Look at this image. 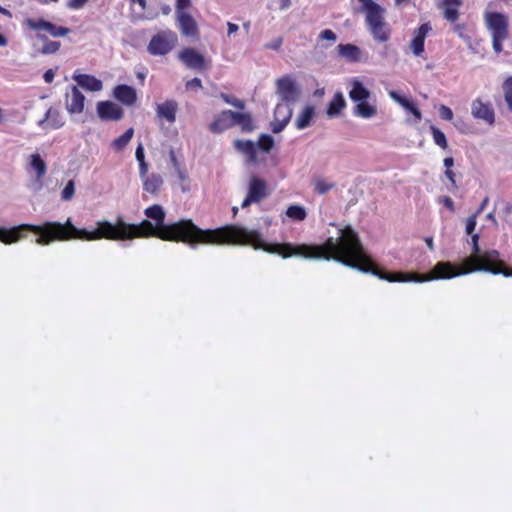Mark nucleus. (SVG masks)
<instances>
[{"label": "nucleus", "instance_id": "nucleus-55", "mask_svg": "<svg viewBox=\"0 0 512 512\" xmlns=\"http://www.w3.org/2000/svg\"><path fill=\"white\" fill-rule=\"evenodd\" d=\"M191 4L190 0H177L176 3V14H179V11H184Z\"/></svg>", "mask_w": 512, "mask_h": 512}, {"label": "nucleus", "instance_id": "nucleus-6", "mask_svg": "<svg viewBox=\"0 0 512 512\" xmlns=\"http://www.w3.org/2000/svg\"><path fill=\"white\" fill-rule=\"evenodd\" d=\"M276 94L280 103L292 106L301 97V88L290 75L276 80Z\"/></svg>", "mask_w": 512, "mask_h": 512}, {"label": "nucleus", "instance_id": "nucleus-59", "mask_svg": "<svg viewBox=\"0 0 512 512\" xmlns=\"http://www.w3.org/2000/svg\"><path fill=\"white\" fill-rule=\"evenodd\" d=\"M445 176L451 182L452 187L457 188V184H456V180H455V173L451 169H446Z\"/></svg>", "mask_w": 512, "mask_h": 512}, {"label": "nucleus", "instance_id": "nucleus-17", "mask_svg": "<svg viewBox=\"0 0 512 512\" xmlns=\"http://www.w3.org/2000/svg\"><path fill=\"white\" fill-rule=\"evenodd\" d=\"M114 97L124 105L131 106L137 100L136 90L128 85L121 84L114 88Z\"/></svg>", "mask_w": 512, "mask_h": 512}, {"label": "nucleus", "instance_id": "nucleus-2", "mask_svg": "<svg viewBox=\"0 0 512 512\" xmlns=\"http://www.w3.org/2000/svg\"><path fill=\"white\" fill-rule=\"evenodd\" d=\"M126 230V239L154 236L164 241L184 242L192 247L197 244L216 245H251L255 249H262L268 253L279 254L284 258L301 256L307 259L319 258L320 248L311 245H292L290 243L270 244L262 240L261 234L256 230H248L236 225H226L217 229L203 230L196 226L192 220H180L178 222L163 225L160 228L149 220H143L140 224H128L122 226Z\"/></svg>", "mask_w": 512, "mask_h": 512}, {"label": "nucleus", "instance_id": "nucleus-53", "mask_svg": "<svg viewBox=\"0 0 512 512\" xmlns=\"http://www.w3.org/2000/svg\"><path fill=\"white\" fill-rule=\"evenodd\" d=\"M282 43H283V39L281 37H277V38L273 39L271 42L267 43L265 45V47L267 49L279 50Z\"/></svg>", "mask_w": 512, "mask_h": 512}, {"label": "nucleus", "instance_id": "nucleus-61", "mask_svg": "<svg viewBox=\"0 0 512 512\" xmlns=\"http://www.w3.org/2000/svg\"><path fill=\"white\" fill-rule=\"evenodd\" d=\"M35 32H36L35 38L38 41H41L43 44H45V43L50 41L48 39L47 35L43 31H35Z\"/></svg>", "mask_w": 512, "mask_h": 512}, {"label": "nucleus", "instance_id": "nucleus-37", "mask_svg": "<svg viewBox=\"0 0 512 512\" xmlns=\"http://www.w3.org/2000/svg\"><path fill=\"white\" fill-rule=\"evenodd\" d=\"M430 130H431L435 144L438 145L442 149H447L448 142H447L445 134L439 128H437L436 126H433V125L430 127Z\"/></svg>", "mask_w": 512, "mask_h": 512}, {"label": "nucleus", "instance_id": "nucleus-35", "mask_svg": "<svg viewBox=\"0 0 512 512\" xmlns=\"http://www.w3.org/2000/svg\"><path fill=\"white\" fill-rule=\"evenodd\" d=\"M312 184L314 186V191L319 195H324L335 187V183L328 182L321 177L314 178Z\"/></svg>", "mask_w": 512, "mask_h": 512}, {"label": "nucleus", "instance_id": "nucleus-40", "mask_svg": "<svg viewBox=\"0 0 512 512\" xmlns=\"http://www.w3.org/2000/svg\"><path fill=\"white\" fill-rule=\"evenodd\" d=\"M503 90L505 94V101L510 110H512V77L505 80L503 84Z\"/></svg>", "mask_w": 512, "mask_h": 512}, {"label": "nucleus", "instance_id": "nucleus-9", "mask_svg": "<svg viewBox=\"0 0 512 512\" xmlns=\"http://www.w3.org/2000/svg\"><path fill=\"white\" fill-rule=\"evenodd\" d=\"M360 7L357 9L360 13H365L368 29L384 20L385 10L379 4L372 0H357Z\"/></svg>", "mask_w": 512, "mask_h": 512}, {"label": "nucleus", "instance_id": "nucleus-28", "mask_svg": "<svg viewBox=\"0 0 512 512\" xmlns=\"http://www.w3.org/2000/svg\"><path fill=\"white\" fill-rule=\"evenodd\" d=\"M345 107L346 101L343 94L341 92H337L328 104L326 113L330 118L337 117Z\"/></svg>", "mask_w": 512, "mask_h": 512}, {"label": "nucleus", "instance_id": "nucleus-57", "mask_svg": "<svg viewBox=\"0 0 512 512\" xmlns=\"http://www.w3.org/2000/svg\"><path fill=\"white\" fill-rule=\"evenodd\" d=\"M135 156L138 162L145 161L144 148L141 143L136 148Z\"/></svg>", "mask_w": 512, "mask_h": 512}, {"label": "nucleus", "instance_id": "nucleus-63", "mask_svg": "<svg viewBox=\"0 0 512 512\" xmlns=\"http://www.w3.org/2000/svg\"><path fill=\"white\" fill-rule=\"evenodd\" d=\"M227 26H228V35H231V34L237 32L238 29H239L237 24H234V23H231V22H228Z\"/></svg>", "mask_w": 512, "mask_h": 512}, {"label": "nucleus", "instance_id": "nucleus-26", "mask_svg": "<svg viewBox=\"0 0 512 512\" xmlns=\"http://www.w3.org/2000/svg\"><path fill=\"white\" fill-rule=\"evenodd\" d=\"M353 114L364 119H369L377 114V106L369 100L359 101L355 103Z\"/></svg>", "mask_w": 512, "mask_h": 512}, {"label": "nucleus", "instance_id": "nucleus-5", "mask_svg": "<svg viewBox=\"0 0 512 512\" xmlns=\"http://www.w3.org/2000/svg\"><path fill=\"white\" fill-rule=\"evenodd\" d=\"M178 41L177 34L171 30H161L155 34L148 46L147 51L154 56H163L168 54Z\"/></svg>", "mask_w": 512, "mask_h": 512}, {"label": "nucleus", "instance_id": "nucleus-30", "mask_svg": "<svg viewBox=\"0 0 512 512\" xmlns=\"http://www.w3.org/2000/svg\"><path fill=\"white\" fill-rule=\"evenodd\" d=\"M338 52L340 56L352 62L359 61L361 55L360 48L353 44H339Z\"/></svg>", "mask_w": 512, "mask_h": 512}, {"label": "nucleus", "instance_id": "nucleus-7", "mask_svg": "<svg viewBox=\"0 0 512 512\" xmlns=\"http://www.w3.org/2000/svg\"><path fill=\"white\" fill-rule=\"evenodd\" d=\"M24 24L33 31H43L52 37H63L70 33V29L63 26H57L52 22L40 19L27 18Z\"/></svg>", "mask_w": 512, "mask_h": 512}, {"label": "nucleus", "instance_id": "nucleus-60", "mask_svg": "<svg viewBox=\"0 0 512 512\" xmlns=\"http://www.w3.org/2000/svg\"><path fill=\"white\" fill-rule=\"evenodd\" d=\"M54 77L55 72L53 69H48L43 75V79L46 83H51L54 80Z\"/></svg>", "mask_w": 512, "mask_h": 512}, {"label": "nucleus", "instance_id": "nucleus-58", "mask_svg": "<svg viewBox=\"0 0 512 512\" xmlns=\"http://www.w3.org/2000/svg\"><path fill=\"white\" fill-rule=\"evenodd\" d=\"M139 172L141 178H145L146 176H148V164L146 161L139 162Z\"/></svg>", "mask_w": 512, "mask_h": 512}, {"label": "nucleus", "instance_id": "nucleus-12", "mask_svg": "<svg viewBox=\"0 0 512 512\" xmlns=\"http://www.w3.org/2000/svg\"><path fill=\"white\" fill-rule=\"evenodd\" d=\"M471 114L477 120H482L489 125L495 123V112L489 102H483L480 98L472 101Z\"/></svg>", "mask_w": 512, "mask_h": 512}, {"label": "nucleus", "instance_id": "nucleus-23", "mask_svg": "<svg viewBox=\"0 0 512 512\" xmlns=\"http://www.w3.org/2000/svg\"><path fill=\"white\" fill-rule=\"evenodd\" d=\"M351 90L349 91L350 99L356 103L363 100H370L371 92L358 79H352L350 82Z\"/></svg>", "mask_w": 512, "mask_h": 512}, {"label": "nucleus", "instance_id": "nucleus-64", "mask_svg": "<svg viewBox=\"0 0 512 512\" xmlns=\"http://www.w3.org/2000/svg\"><path fill=\"white\" fill-rule=\"evenodd\" d=\"M443 164L447 169H450L454 165L453 157H446L443 161Z\"/></svg>", "mask_w": 512, "mask_h": 512}, {"label": "nucleus", "instance_id": "nucleus-41", "mask_svg": "<svg viewBox=\"0 0 512 512\" xmlns=\"http://www.w3.org/2000/svg\"><path fill=\"white\" fill-rule=\"evenodd\" d=\"M75 193V185L73 180H69L61 193V199L63 201H69L73 198Z\"/></svg>", "mask_w": 512, "mask_h": 512}, {"label": "nucleus", "instance_id": "nucleus-19", "mask_svg": "<svg viewBox=\"0 0 512 512\" xmlns=\"http://www.w3.org/2000/svg\"><path fill=\"white\" fill-rule=\"evenodd\" d=\"M236 116L234 111L225 110L223 111L211 124L210 130L214 133H220L224 130L234 126L233 117Z\"/></svg>", "mask_w": 512, "mask_h": 512}, {"label": "nucleus", "instance_id": "nucleus-50", "mask_svg": "<svg viewBox=\"0 0 512 512\" xmlns=\"http://www.w3.org/2000/svg\"><path fill=\"white\" fill-rule=\"evenodd\" d=\"M476 215H471L467 221H466V233L468 235H474L473 234V231L475 230V227H476Z\"/></svg>", "mask_w": 512, "mask_h": 512}, {"label": "nucleus", "instance_id": "nucleus-11", "mask_svg": "<svg viewBox=\"0 0 512 512\" xmlns=\"http://www.w3.org/2000/svg\"><path fill=\"white\" fill-rule=\"evenodd\" d=\"M293 115V108L290 105L278 102L274 110V119L271 122V130L277 134L289 123Z\"/></svg>", "mask_w": 512, "mask_h": 512}, {"label": "nucleus", "instance_id": "nucleus-51", "mask_svg": "<svg viewBox=\"0 0 512 512\" xmlns=\"http://www.w3.org/2000/svg\"><path fill=\"white\" fill-rule=\"evenodd\" d=\"M439 113H440L441 118L444 119V120L450 121L453 118L452 110L449 107L445 106V105H441L440 106Z\"/></svg>", "mask_w": 512, "mask_h": 512}, {"label": "nucleus", "instance_id": "nucleus-42", "mask_svg": "<svg viewBox=\"0 0 512 512\" xmlns=\"http://www.w3.org/2000/svg\"><path fill=\"white\" fill-rule=\"evenodd\" d=\"M227 104H230L232 106H234L235 108H238L240 110H243L245 108V103L244 101L240 100V99H237L231 95H228V94H225V93H221V96H220Z\"/></svg>", "mask_w": 512, "mask_h": 512}, {"label": "nucleus", "instance_id": "nucleus-24", "mask_svg": "<svg viewBox=\"0 0 512 512\" xmlns=\"http://www.w3.org/2000/svg\"><path fill=\"white\" fill-rule=\"evenodd\" d=\"M38 125L42 128L50 127L52 129H59L64 125V122L58 110L49 108L44 118L38 122Z\"/></svg>", "mask_w": 512, "mask_h": 512}, {"label": "nucleus", "instance_id": "nucleus-62", "mask_svg": "<svg viewBox=\"0 0 512 512\" xmlns=\"http://www.w3.org/2000/svg\"><path fill=\"white\" fill-rule=\"evenodd\" d=\"M488 202H489V198L485 197L483 199L482 203L480 204L479 208L473 215H476V217H477L479 214H481L483 212V210L485 209V207L487 206Z\"/></svg>", "mask_w": 512, "mask_h": 512}, {"label": "nucleus", "instance_id": "nucleus-46", "mask_svg": "<svg viewBox=\"0 0 512 512\" xmlns=\"http://www.w3.org/2000/svg\"><path fill=\"white\" fill-rule=\"evenodd\" d=\"M389 95L390 97L395 101L397 102L399 105H401L403 108H408V103H409V99H407L406 97L400 95L398 92L396 91H390L389 92Z\"/></svg>", "mask_w": 512, "mask_h": 512}, {"label": "nucleus", "instance_id": "nucleus-36", "mask_svg": "<svg viewBox=\"0 0 512 512\" xmlns=\"http://www.w3.org/2000/svg\"><path fill=\"white\" fill-rule=\"evenodd\" d=\"M286 215L293 220L303 221L306 218L307 213L304 207L299 205H291L287 208Z\"/></svg>", "mask_w": 512, "mask_h": 512}, {"label": "nucleus", "instance_id": "nucleus-44", "mask_svg": "<svg viewBox=\"0 0 512 512\" xmlns=\"http://www.w3.org/2000/svg\"><path fill=\"white\" fill-rule=\"evenodd\" d=\"M389 95L390 97L395 101L397 102L399 105H401L403 108H408V103H409V99H407L406 97L400 95L398 92L396 91H390L389 92Z\"/></svg>", "mask_w": 512, "mask_h": 512}, {"label": "nucleus", "instance_id": "nucleus-10", "mask_svg": "<svg viewBox=\"0 0 512 512\" xmlns=\"http://www.w3.org/2000/svg\"><path fill=\"white\" fill-rule=\"evenodd\" d=\"M179 60L189 69L206 70L210 67L204 56L194 48H185L178 55Z\"/></svg>", "mask_w": 512, "mask_h": 512}, {"label": "nucleus", "instance_id": "nucleus-29", "mask_svg": "<svg viewBox=\"0 0 512 512\" xmlns=\"http://www.w3.org/2000/svg\"><path fill=\"white\" fill-rule=\"evenodd\" d=\"M143 179V189L151 194H156L163 184V178L159 174H151Z\"/></svg>", "mask_w": 512, "mask_h": 512}, {"label": "nucleus", "instance_id": "nucleus-34", "mask_svg": "<svg viewBox=\"0 0 512 512\" xmlns=\"http://www.w3.org/2000/svg\"><path fill=\"white\" fill-rule=\"evenodd\" d=\"M233 125H240L243 131L250 132L253 130L252 117L249 113L234 112Z\"/></svg>", "mask_w": 512, "mask_h": 512}, {"label": "nucleus", "instance_id": "nucleus-43", "mask_svg": "<svg viewBox=\"0 0 512 512\" xmlns=\"http://www.w3.org/2000/svg\"><path fill=\"white\" fill-rule=\"evenodd\" d=\"M389 95L390 97L395 101L397 102L399 105H401L403 108H408V103H409V99H407L406 97L400 95L398 92L396 91H390L389 92Z\"/></svg>", "mask_w": 512, "mask_h": 512}, {"label": "nucleus", "instance_id": "nucleus-22", "mask_svg": "<svg viewBox=\"0 0 512 512\" xmlns=\"http://www.w3.org/2000/svg\"><path fill=\"white\" fill-rule=\"evenodd\" d=\"M73 79L79 86L89 91L97 92L103 88L102 81L92 75L74 74Z\"/></svg>", "mask_w": 512, "mask_h": 512}, {"label": "nucleus", "instance_id": "nucleus-52", "mask_svg": "<svg viewBox=\"0 0 512 512\" xmlns=\"http://www.w3.org/2000/svg\"><path fill=\"white\" fill-rule=\"evenodd\" d=\"M439 203H442L451 212L455 211L454 202H453L451 197H449V196H441V197H439Z\"/></svg>", "mask_w": 512, "mask_h": 512}, {"label": "nucleus", "instance_id": "nucleus-54", "mask_svg": "<svg viewBox=\"0 0 512 512\" xmlns=\"http://www.w3.org/2000/svg\"><path fill=\"white\" fill-rule=\"evenodd\" d=\"M89 0H69L67 6L70 9H80L82 8Z\"/></svg>", "mask_w": 512, "mask_h": 512}, {"label": "nucleus", "instance_id": "nucleus-33", "mask_svg": "<svg viewBox=\"0 0 512 512\" xmlns=\"http://www.w3.org/2000/svg\"><path fill=\"white\" fill-rule=\"evenodd\" d=\"M133 135H134V129L133 128L127 129L124 132V134H122L121 136H119L118 138L113 140V142L111 143V147L115 151L124 150L126 148V146L129 144V142L131 141Z\"/></svg>", "mask_w": 512, "mask_h": 512}, {"label": "nucleus", "instance_id": "nucleus-20", "mask_svg": "<svg viewBox=\"0 0 512 512\" xmlns=\"http://www.w3.org/2000/svg\"><path fill=\"white\" fill-rule=\"evenodd\" d=\"M234 148L247 156L248 163H257V145L251 140H235Z\"/></svg>", "mask_w": 512, "mask_h": 512}, {"label": "nucleus", "instance_id": "nucleus-32", "mask_svg": "<svg viewBox=\"0 0 512 512\" xmlns=\"http://www.w3.org/2000/svg\"><path fill=\"white\" fill-rule=\"evenodd\" d=\"M315 114V109L313 106H306L303 111L297 116L295 120V125L297 129L302 130L306 127L310 126L311 120L313 119Z\"/></svg>", "mask_w": 512, "mask_h": 512}, {"label": "nucleus", "instance_id": "nucleus-49", "mask_svg": "<svg viewBox=\"0 0 512 512\" xmlns=\"http://www.w3.org/2000/svg\"><path fill=\"white\" fill-rule=\"evenodd\" d=\"M404 109L414 115L416 122H419L422 119L421 111L413 104L412 101H409L408 108Z\"/></svg>", "mask_w": 512, "mask_h": 512}, {"label": "nucleus", "instance_id": "nucleus-48", "mask_svg": "<svg viewBox=\"0 0 512 512\" xmlns=\"http://www.w3.org/2000/svg\"><path fill=\"white\" fill-rule=\"evenodd\" d=\"M404 109L414 115L416 122H419L422 119L421 111L413 104L412 101H409L408 108Z\"/></svg>", "mask_w": 512, "mask_h": 512}, {"label": "nucleus", "instance_id": "nucleus-1", "mask_svg": "<svg viewBox=\"0 0 512 512\" xmlns=\"http://www.w3.org/2000/svg\"><path fill=\"white\" fill-rule=\"evenodd\" d=\"M473 254L466 258L463 263V270L450 262H438L427 274H405L402 272H386L375 265L372 259L364 252L362 243L357 233L346 227L341 230L339 242L332 237L328 238L324 245H311L320 248L321 256L318 259H334L345 266L357 269L364 273H371L380 279L389 282H425L438 279H450L462 274L474 271H484L492 274H502L505 277L512 276V269L499 259L500 253L497 250H489L480 254L479 235H471Z\"/></svg>", "mask_w": 512, "mask_h": 512}, {"label": "nucleus", "instance_id": "nucleus-8", "mask_svg": "<svg viewBox=\"0 0 512 512\" xmlns=\"http://www.w3.org/2000/svg\"><path fill=\"white\" fill-rule=\"evenodd\" d=\"M267 195V186L265 181L253 176L249 182L248 194L243 200L241 207L244 209L249 207L252 203H258L266 198Z\"/></svg>", "mask_w": 512, "mask_h": 512}, {"label": "nucleus", "instance_id": "nucleus-13", "mask_svg": "<svg viewBox=\"0 0 512 512\" xmlns=\"http://www.w3.org/2000/svg\"><path fill=\"white\" fill-rule=\"evenodd\" d=\"M97 115L102 121H119L122 119L124 111L112 101H99Z\"/></svg>", "mask_w": 512, "mask_h": 512}, {"label": "nucleus", "instance_id": "nucleus-4", "mask_svg": "<svg viewBox=\"0 0 512 512\" xmlns=\"http://www.w3.org/2000/svg\"><path fill=\"white\" fill-rule=\"evenodd\" d=\"M484 20L492 37L493 50L499 54L503 51V41L509 36L508 17L499 12H486Z\"/></svg>", "mask_w": 512, "mask_h": 512}, {"label": "nucleus", "instance_id": "nucleus-16", "mask_svg": "<svg viewBox=\"0 0 512 512\" xmlns=\"http://www.w3.org/2000/svg\"><path fill=\"white\" fill-rule=\"evenodd\" d=\"M430 30L431 26L428 23L422 24L415 30L414 37L410 43V48L414 55L420 56L424 52L425 38Z\"/></svg>", "mask_w": 512, "mask_h": 512}, {"label": "nucleus", "instance_id": "nucleus-27", "mask_svg": "<svg viewBox=\"0 0 512 512\" xmlns=\"http://www.w3.org/2000/svg\"><path fill=\"white\" fill-rule=\"evenodd\" d=\"M369 31L374 40L378 42H387L390 39L391 29L385 19L379 23H375L374 26L369 28Z\"/></svg>", "mask_w": 512, "mask_h": 512}, {"label": "nucleus", "instance_id": "nucleus-3", "mask_svg": "<svg viewBox=\"0 0 512 512\" xmlns=\"http://www.w3.org/2000/svg\"><path fill=\"white\" fill-rule=\"evenodd\" d=\"M125 222L121 217L117 219L116 224L109 221H99L94 231L86 229H78L70 220L65 224L59 222H45L43 225L20 224L18 226L6 229L0 227V241L4 244H12L18 242L25 237V232H33L38 235L35 243L38 245H49L55 240L66 241L70 239L81 240H125L126 230L122 227Z\"/></svg>", "mask_w": 512, "mask_h": 512}, {"label": "nucleus", "instance_id": "nucleus-25", "mask_svg": "<svg viewBox=\"0 0 512 512\" xmlns=\"http://www.w3.org/2000/svg\"><path fill=\"white\" fill-rule=\"evenodd\" d=\"M30 166L36 172L35 185L36 189L39 190L42 187V178L45 176L47 171L46 163L41 156L36 153L30 156Z\"/></svg>", "mask_w": 512, "mask_h": 512}, {"label": "nucleus", "instance_id": "nucleus-21", "mask_svg": "<svg viewBox=\"0 0 512 512\" xmlns=\"http://www.w3.org/2000/svg\"><path fill=\"white\" fill-rule=\"evenodd\" d=\"M462 0H443L440 8L443 10V17L449 22H456L459 18V8Z\"/></svg>", "mask_w": 512, "mask_h": 512}, {"label": "nucleus", "instance_id": "nucleus-39", "mask_svg": "<svg viewBox=\"0 0 512 512\" xmlns=\"http://www.w3.org/2000/svg\"><path fill=\"white\" fill-rule=\"evenodd\" d=\"M60 47L61 43L59 41L50 40L49 42L43 44L40 48H38L37 51L43 55H51L57 53Z\"/></svg>", "mask_w": 512, "mask_h": 512}, {"label": "nucleus", "instance_id": "nucleus-18", "mask_svg": "<svg viewBox=\"0 0 512 512\" xmlns=\"http://www.w3.org/2000/svg\"><path fill=\"white\" fill-rule=\"evenodd\" d=\"M177 110L178 104L175 100H166L156 107L157 116L167 120L169 123L175 122Z\"/></svg>", "mask_w": 512, "mask_h": 512}, {"label": "nucleus", "instance_id": "nucleus-47", "mask_svg": "<svg viewBox=\"0 0 512 512\" xmlns=\"http://www.w3.org/2000/svg\"><path fill=\"white\" fill-rule=\"evenodd\" d=\"M319 39L335 42L337 40V36L332 30L325 29L319 34Z\"/></svg>", "mask_w": 512, "mask_h": 512}, {"label": "nucleus", "instance_id": "nucleus-14", "mask_svg": "<svg viewBox=\"0 0 512 512\" xmlns=\"http://www.w3.org/2000/svg\"><path fill=\"white\" fill-rule=\"evenodd\" d=\"M85 96L76 87L71 88L70 93H66L65 106L70 114H79L84 109Z\"/></svg>", "mask_w": 512, "mask_h": 512}, {"label": "nucleus", "instance_id": "nucleus-15", "mask_svg": "<svg viewBox=\"0 0 512 512\" xmlns=\"http://www.w3.org/2000/svg\"><path fill=\"white\" fill-rule=\"evenodd\" d=\"M178 27L184 36L195 37L198 36V25L194 18L185 11H179L176 14Z\"/></svg>", "mask_w": 512, "mask_h": 512}, {"label": "nucleus", "instance_id": "nucleus-31", "mask_svg": "<svg viewBox=\"0 0 512 512\" xmlns=\"http://www.w3.org/2000/svg\"><path fill=\"white\" fill-rule=\"evenodd\" d=\"M145 215L154 220L156 222L157 227H161L163 225H166L164 223L165 220V211L162 206L155 204L145 209L144 211Z\"/></svg>", "mask_w": 512, "mask_h": 512}, {"label": "nucleus", "instance_id": "nucleus-45", "mask_svg": "<svg viewBox=\"0 0 512 512\" xmlns=\"http://www.w3.org/2000/svg\"><path fill=\"white\" fill-rule=\"evenodd\" d=\"M389 95L390 97L395 101L397 102L399 105H401L403 108H408V103H409V99H407L406 97L400 95L398 92L396 91H390L389 92Z\"/></svg>", "mask_w": 512, "mask_h": 512}, {"label": "nucleus", "instance_id": "nucleus-56", "mask_svg": "<svg viewBox=\"0 0 512 512\" xmlns=\"http://www.w3.org/2000/svg\"><path fill=\"white\" fill-rule=\"evenodd\" d=\"M186 87L188 89H193V88H202V82H201V79L199 78H193L192 80L188 81L186 83Z\"/></svg>", "mask_w": 512, "mask_h": 512}, {"label": "nucleus", "instance_id": "nucleus-38", "mask_svg": "<svg viewBox=\"0 0 512 512\" xmlns=\"http://www.w3.org/2000/svg\"><path fill=\"white\" fill-rule=\"evenodd\" d=\"M257 149L262 150L265 153H269L270 150L274 146V139L272 136L268 134H262L259 138L258 143H256Z\"/></svg>", "mask_w": 512, "mask_h": 512}]
</instances>
